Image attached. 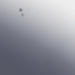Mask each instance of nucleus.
<instances>
[{"label": "nucleus", "mask_w": 75, "mask_h": 75, "mask_svg": "<svg viewBox=\"0 0 75 75\" xmlns=\"http://www.w3.org/2000/svg\"><path fill=\"white\" fill-rule=\"evenodd\" d=\"M19 10L20 11H21V9H20Z\"/></svg>", "instance_id": "f257e3e1"}]
</instances>
